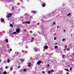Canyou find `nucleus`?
<instances>
[{
	"instance_id": "obj_1",
	"label": "nucleus",
	"mask_w": 74,
	"mask_h": 74,
	"mask_svg": "<svg viewBox=\"0 0 74 74\" xmlns=\"http://www.w3.org/2000/svg\"><path fill=\"white\" fill-rule=\"evenodd\" d=\"M11 14L9 13L8 14H7L6 17L7 18H10V17H11Z\"/></svg>"
},
{
	"instance_id": "obj_2",
	"label": "nucleus",
	"mask_w": 74,
	"mask_h": 74,
	"mask_svg": "<svg viewBox=\"0 0 74 74\" xmlns=\"http://www.w3.org/2000/svg\"><path fill=\"white\" fill-rule=\"evenodd\" d=\"M41 63V61H39L37 63V64H38V65H40V64Z\"/></svg>"
},
{
	"instance_id": "obj_3",
	"label": "nucleus",
	"mask_w": 74,
	"mask_h": 74,
	"mask_svg": "<svg viewBox=\"0 0 74 74\" xmlns=\"http://www.w3.org/2000/svg\"><path fill=\"white\" fill-rule=\"evenodd\" d=\"M16 31L17 33H19V32H20V30H19V29H16Z\"/></svg>"
},
{
	"instance_id": "obj_4",
	"label": "nucleus",
	"mask_w": 74,
	"mask_h": 74,
	"mask_svg": "<svg viewBox=\"0 0 74 74\" xmlns=\"http://www.w3.org/2000/svg\"><path fill=\"white\" fill-rule=\"evenodd\" d=\"M67 16H69V17H71V13H69L67 15Z\"/></svg>"
},
{
	"instance_id": "obj_5",
	"label": "nucleus",
	"mask_w": 74,
	"mask_h": 74,
	"mask_svg": "<svg viewBox=\"0 0 74 74\" xmlns=\"http://www.w3.org/2000/svg\"><path fill=\"white\" fill-rule=\"evenodd\" d=\"M1 22H3L4 21V20L3 19V18H1Z\"/></svg>"
},
{
	"instance_id": "obj_6",
	"label": "nucleus",
	"mask_w": 74,
	"mask_h": 74,
	"mask_svg": "<svg viewBox=\"0 0 74 74\" xmlns=\"http://www.w3.org/2000/svg\"><path fill=\"white\" fill-rule=\"evenodd\" d=\"M48 46H45L44 47V48H45V49H47L48 48Z\"/></svg>"
},
{
	"instance_id": "obj_7",
	"label": "nucleus",
	"mask_w": 74,
	"mask_h": 74,
	"mask_svg": "<svg viewBox=\"0 0 74 74\" xmlns=\"http://www.w3.org/2000/svg\"><path fill=\"white\" fill-rule=\"evenodd\" d=\"M25 23H27L28 24H30V22H28V21H26V22H25Z\"/></svg>"
},
{
	"instance_id": "obj_8",
	"label": "nucleus",
	"mask_w": 74,
	"mask_h": 74,
	"mask_svg": "<svg viewBox=\"0 0 74 74\" xmlns=\"http://www.w3.org/2000/svg\"><path fill=\"white\" fill-rule=\"evenodd\" d=\"M16 34V32H13V33L12 34V35H13V34Z\"/></svg>"
},
{
	"instance_id": "obj_9",
	"label": "nucleus",
	"mask_w": 74,
	"mask_h": 74,
	"mask_svg": "<svg viewBox=\"0 0 74 74\" xmlns=\"http://www.w3.org/2000/svg\"><path fill=\"white\" fill-rule=\"evenodd\" d=\"M30 66H31V63L30 62L29 63L28 66H29V67H30Z\"/></svg>"
},
{
	"instance_id": "obj_10",
	"label": "nucleus",
	"mask_w": 74,
	"mask_h": 74,
	"mask_svg": "<svg viewBox=\"0 0 74 74\" xmlns=\"http://www.w3.org/2000/svg\"><path fill=\"white\" fill-rule=\"evenodd\" d=\"M3 74H7V72L6 71H4L3 73Z\"/></svg>"
},
{
	"instance_id": "obj_11",
	"label": "nucleus",
	"mask_w": 74,
	"mask_h": 74,
	"mask_svg": "<svg viewBox=\"0 0 74 74\" xmlns=\"http://www.w3.org/2000/svg\"><path fill=\"white\" fill-rule=\"evenodd\" d=\"M32 13H35V12H36V11H32Z\"/></svg>"
},
{
	"instance_id": "obj_12",
	"label": "nucleus",
	"mask_w": 74,
	"mask_h": 74,
	"mask_svg": "<svg viewBox=\"0 0 74 74\" xmlns=\"http://www.w3.org/2000/svg\"><path fill=\"white\" fill-rule=\"evenodd\" d=\"M42 7H45V4H44L42 5Z\"/></svg>"
},
{
	"instance_id": "obj_13",
	"label": "nucleus",
	"mask_w": 74,
	"mask_h": 74,
	"mask_svg": "<svg viewBox=\"0 0 74 74\" xmlns=\"http://www.w3.org/2000/svg\"><path fill=\"white\" fill-rule=\"evenodd\" d=\"M10 69L11 70H13V67H10Z\"/></svg>"
},
{
	"instance_id": "obj_14",
	"label": "nucleus",
	"mask_w": 74,
	"mask_h": 74,
	"mask_svg": "<svg viewBox=\"0 0 74 74\" xmlns=\"http://www.w3.org/2000/svg\"><path fill=\"white\" fill-rule=\"evenodd\" d=\"M21 62H23V61L24 60L23 59H21L20 60Z\"/></svg>"
},
{
	"instance_id": "obj_15",
	"label": "nucleus",
	"mask_w": 74,
	"mask_h": 74,
	"mask_svg": "<svg viewBox=\"0 0 74 74\" xmlns=\"http://www.w3.org/2000/svg\"><path fill=\"white\" fill-rule=\"evenodd\" d=\"M23 70L24 71H26V69H24Z\"/></svg>"
},
{
	"instance_id": "obj_16",
	"label": "nucleus",
	"mask_w": 74,
	"mask_h": 74,
	"mask_svg": "<svg viewBox=\"0 0 74 74\" xmlns=\"http://www.w3.org/2000/svg\"><path fill=\"white\" fill-rule=\"evenodd\" d=\"M10 27H13V25H12V24H10Z\"/></svg>"
},
{
	"instance_id": "obj_17",
	"label": "nucleus",
	"mask_w": 74,
	"mask_h": 74,
	"mask_svg": "<svg viewBox=\"0 0 74 74\" xmlns=\"http://www.w3.org/2000/svg\"><path fill=\"white\" fill-rule=\"evenodd\" d=\"M54 48H55V49H56V48H58V46H55Z\"/></svg>"
},
{
	"instance_id": "obj_18",
	"label": "nucleus",
	"mask_w": 74,
	"mask_h": 74,
	"mask_svg": "<svg viewBox=\"0 0 74 74\" xmlns=\"http://www.w3.org/2000/svg\"><path fill=\"white\" fill-rule=\"evenodd\" d=\"M10 62V60H8V63H9Z\"/></svg>"
},
{
	"instance_id": "obj_19",
	"label": "nucleus",
	"mask_w": 74,
	"mask_h": 74,
	"mask_svg": "<svg viewBox=\"0 0 74 74\" xmlns=\"http://www.w3.org/2000/svg\"><path fill=\"white\" fill-rule=\"evenodd\" d=\"M65 41V39L64 38H63L62 39V41Z\"/></svg>"
},
{
	"instance_id": "obj_20",
	"label": "nucleus",
	"mask_w": 74,
	"mask_h": 74,
	"mask_svg": "<svg viewBox=\"0 0 74 74\" xmlns=\"http://www.w3.org/2000/svg\"><path fill=\"white\" fill-rule=\"evenodd\" d=\"M50 72H51L50 71H48V73L49 74H50Z\"/></svg>"
},
{
	"instance_id": "obj_21",
	"label": "nucleus",
	"mask_w": 74,
	"mask_h": 74,
	"mask_svg": "<svg viewBox=\"0 0 74 74\" xmlns=\"http://www.w3.org/2000/svg\"><path fill=\"white\" fill-rule=\"evenodd\" d=\"M54 40H56V37H54Z\"/></svg>"
},
{
	"instance_id": "obj_22",
	"label": "nucleus",
	"mask_w": 74,
	"mask_h": 74,
	"mask_svg": "<svg viewBox=\"0 0 74 74\" xmlns=\"http://www.w3.org/2000/svg\"><path fill=\"white\" fill-rule=\"evenodd\" d=\"M67 51H69L70 50V49L69 48H68L67 49Z\"/></svg>"
},
{
	"instance_id": "obj_23",
	"label": "nucleus",
	"mask_w": 74,
	"mask_h": 74,
	"mask_svg": "<svg viewBox=\"0 0 74 74\" xmlns=\"http://www.w3.org/2000/svg\"><path fill=\"white\" fill-rule=\"evenodd\" d=\"M71 70H72V68H70V71H71Z\"/></svg>"
},
{
	"instance_id": "obj_24",
	"label": "nucleus",
	"mask_w": 74,
	"mask_h": 74,
	"mask_svg": "<svg viewBox=\"0 0 74 74\" xmlns=\"http://www.w3.org/2000/svg\"><path fill=\"white\" fill-rule=\"evenodd\" d=\"M65 70H66V71H69V70L68 69H66Z\"/></svg>"
},
{
	"instance_id": "obj_25",
	"label": "nucleus",
	"mask_w": 74,
	"mask_h": 74,
	"mask_svg": "<svg viewBox=\"0 0 74 74\" xmlns=\"http://www.w3.org/2000/svg\"><path fill=\"white\" fill-rule=\"evenodd\" d=\"M53 25H55V22H53Z\"/></svg>"
},
{
	"instance_id": "obj_26",
	"label": "nucleus",
	"mask_w": 74,
	"mask_h": 74,
	"mask_svg": "<svg viewBox=\"0 0 74 74\" xmlns=\"http://www.w3.org/2000/svg\"><path fill=\"white\" fill-rule=\"evenodd\" d=\"M16 73V72L15 71H14L13 72V73L14 74H15Z\"/></svg>"
},
{
	"instance_id": "obj_27",
	"label": "nucleus",
	"mask_w": 74,
	"mask_h": 74,
	"mask_svg": "<svg viewBox=\"0 0 74 74\" xmlns=\"http://www.w3.org/2000/svg\"><path fill=\"white\" fill-rule=\"evenodd\" d=\"M51 71V72H53V70H52Z\"/></svg>"
},
{
	"instance_id": "obj_28",
	"label": "nucleus",
	"mask_w": 74,
	"mask_h": 74,
	"mask_svg": "<svg viewBox=\"0 0 74 74\" xmlns=\"http://www.w3.org/2000/svg\"><path fill=\"white\" fill-rule=\"evenodd\" d=\"M64 55H63V56L62 57L63 58H64Z\"/></svg>"
},
{
	"instance_id": "obj_29",
	"label": "nucleus",
	"mask_w": 74,
	"mask_h": 74,
	"mask_svg": "<svg viewBox=\"0 0 74 74\" xmlns=\"http://www.w3.org/2000/svg\"><path fill=\"white\" fill-rule=\"evenodd\" d=\"M6 42H8V39H7L6 40Z\"/></svg>"
},
{
	"instance_id": "obj_30",
	"label": "nucleus",
	"mask_w": 74,
	"mask_h": 74,
	"mask_svg": "<svg viewBox=\"0 0 74 74\" xmlns=\"http://www.w3.org/2000/svg\"><path fill=\"white\" fill-rule=\"evenodd\" d=\"M5 69H8V67H7V66H6V67H5Z\"/></svg>"
},
{
	"instance_id": "obj_31",
	"label": "nucleus",
	"mask_w": 74,
	"mask_h": 74,
	"mask_svg": "<svg viewBox=\"0 0 74 74\" xmlns=\"http://www.w3.org/2000/svg\"><path fill=\"white\" fill-rule=\"evenodd\" d=\"M45 72H44V71H42V73H44Z\"/></svg>"
},
{
	"instance_id": "obj_32",
	"label": "nucleus",
	"mask_w": 74,
	"mask_h": 74,
	"mask_svg": "<svg viewBox=\"0 0 74 74\" xmlns=\"http://www.w3.org/2000/svg\"><path fill=\"white\" fill-rule=\"evenodd\" d=\"M64 32H66V30H64Z\"/></svg>"
},
{
	"instance_id": "obj_33",
	"label": "nucleus",
	"mask_w": 74,
	"mask_h": 74,
	"mask_svg": "<svg viewBox=\"0 0 74 74\" xmlns=\"http://www.w3.org/2000/svg\"><path fill=\"white\" fill-rule=\"evenodd\" d=\"M10 51H12V49H10Z\"/></svg>"
},
{
	"instance_id": "obj_34",
	"label": "nucleus",
	"mask_w": 74,
	"mask_h": 74,
	"mask_svg": "<svg viewBox=\"0 0 74 74\" xmlns=\"http://www.w3.org/2000/svg\"><path fill=\"white\" fill-rule=\"evenodd\" d=\"M47 66H48V67H49V64H47Z\"/></svg>"
},
{
	"instance_id": "obj_35",
	"label": "nucleus",
	"mask_w": 74,
	"mask_h": 74,
	"mask_svg": "<svg viewBox=\"0 0 74 74\" xmlns=\"http://www.w3.org/2000/svg\"><path fill=\"white\" fill-rule=\"evenodd\" d=\"M37 25H39V23H37Z\"/></svg>"
},
{
	"instance_id": "obj_36",
	"label": "nucleus",
	"mask_w": 74,
	"mask_h": 74,
	"mask_svg": "<svg viewBox=\"0 0 74 74\" xmlns=\"http://www.w3.org/2000/svg\"><path fill=\"white\" fill-rule=\"evenodd\" d=\"M2 69H3V68H1V69H0V70H1Z\"/></svg>"
},
{
	"instance_id": "obj_37",
	"label": "nucleus",
	"mask_w": 74,
	"mask_h": 74,
	"mask_svg": "<svg viewBox=\"0 0 74 74\" xmlns=\"http://www.w3.org/2000/svg\"><path fill=\"white\" fill-rule=\"evenodd\" d=\"M20 66H18V68H20Z\"/></svg>"
},
{
	"instance_id": "obj_38",
	"label": "nucleus",
	"mask_w": 74,
	"mask_h": 74,
	"mask_svg": "<svg viewBox=\"0 0 74 74\" xmlns=\"http://www.w3.org/2000/svg\"><path fill=\"white\" fill-rule=\"evenodd\" d=\"M35 51L36 52H37V51L36 50H35Z\"/></svg>"
},
{
	"instance_id": "obj_39",
	"label": "nucleus",
	"mask_w": 74,
	"mask_h": 74,
	"mask_svg": "<svg viewBox=\"0 0 74 74\" xmlns=\"http://www.w3.org/2000/svg\"><path fill=\"white\" fill-rule=\"evenodd\" d=\"M66 74H69V73L67 72Z\"/></svg>"
},
{
	"instance_id": "obj_40",
	"label": "nucleus",
	"mask_w": 74,
	"mask_h": 74,
	"mask_svg": "<svg viewBox=\"0 0 74 74\" xmlns=\"http://www.w3.org/2000/svg\"><path fill=\"white\" fill-rule=\"evenodd\" d=\"M57 28H59V27H57Z\"/></svg>"
},
{
	"instance_id": "obj_41",
	"label": "nucleus",
	"mask_w": 74,
	"mask_h": 74,
	"mask_svg": "<svg viewBox=\"0 0 74 74\" xmlns=\"http://www.w3.org/2000/svg\"><path fill=\"white\" fill-rule=\"evenodd\" d=\"M73 55L74 56V53H73Z\"/></svg>"
},
{
	"instance_id": "obj_42",
	"label": "nucleus",
	"mask_w": 74,
	"mask_h": 74,
	"mask_svg": "<svg viewBox=\"0 0 74 74\" xmlns=\"http://www.w3.org/2000/svg\"><path fill=\"white\" fill-rule=\"evenodd\" d=\"M65 50H66V49H64V51H65Z\"/></svg>"
},
{
	"instance_id": "obj_43",
	"label": "nucleus",
	"mask_w": 74,
	"mask_h": 74,
	"mask_svg": "<svg viewBox=\"0 0 74 74\" xmlns=\"http://www.w3.org/2000/svg\"><path fill=\"white\" fill-rule=\"evenodd\" d=\"M1 61V60H0V62Z\"/></svg>"
},
{
	"instance_id": "obj_44",
	"label": "nucleus",
	"mask_w": 74,
	"mask_h": 74,
	"mask_svg": "<svg viewBox=\"0 0 74 74\" xmlns=\"http://www.w3.org/2000/svg\"><path fill=\"white\" fill-rule=\"evenodd\" d=\"M13 8H13V7H12V9H13Z\"/></svg>"
}]
</instances>
